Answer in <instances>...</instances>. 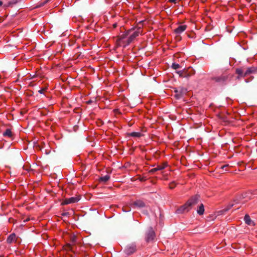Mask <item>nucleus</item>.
Returning a JSON list of instances; mask_svg holds the SVG:
<instances>
[{
	"instance_id": "obj_16",
	"label": "nucleus",
	"mask_w": 257,
	"mask_h": 257,
	"mask_svg": "<svg viewBox=\"0 0 257 257\" xmlns=\"http://www.w3.org/2000/svg\"><path fill=\"white\" fill-rule=\"evenodd\" d=\"M131 32V30H130L128 31H127L124 34H123L121 35L120 36H119V40H123L124 38H125L130 34Z\"/></svg>"
},
{
	"instance_id": "obj_18",
	"label": "nucleus",
	"mask_w": 257,
	"mask_h": 257,
	"mask_svg": "<svg viewBox=\"0 0 257 257\" xmlns=\"http://www.w3.org/2000/svg\"><path fill=\"white\" fill-rule=\"evenodd\" d=\"M20 1V0H12L8 3L7 7H12L14 5L16 4Z\"/></svg>"
},
{
	"instance_id": "obj_6",
	"label": "nucleus",
	"mask_w": 257,
	"mask_h": 257,
	"mask_svg": "<svg viewBox=\"0 0 257 257\" xmlns=\"http://www.w3.org/2000/svg\"><path fill=\"white\" fill-rule=\"evenodd\" d=\"M137 250V247L136 244H131L127 245L125 248V252L127 254H131L134 253Z\"/></svg>"
},
{
	"instance_id": "obj_2",
	"label": "nucleus",
	"mask_w": 257,
	"mask_h": 257,
	"mask_svg": "<svg viewBox=\"0 0 257 257\" xmlns=\"http://www.w3.org/2000/svg\"><path fill=\"white\" fill-rule=\"evenodd\" d=\"M199 198V196L195 195L190 197L187 201L183 205L181 206L177 209L176 212L178 214H182L188 212L192 207L196 205Z\"/></svg>"
},
{
	"instance_id": "obj_30",
	"label": "nucleus",
	"mask_w": 257,
	"mask_h": 257,
	"mask_svg": "<svg viewBox=\"0 0 257 257\" xmlns=\"http://www.w3.org/2000/svg\"><path fill=\"white\" fill-rule=\"evenodd\" d=\"M51 130H52V131H54V128H53V126H51Z\"/></svg>"
},
{
	"instance_id": "obj_27",
	"label": "nucleus",
	"mask_w": 257,
	"mask_h": 257,
	"mask_svg": "<svg viewBox=\"0 0 257 257\" xmlns=\"http://www.w3.org/2000/svg\"><path fill=\"white\" fill-rule=\"evenodd\" d=\"M140 180L141 181H145L146 180V179H145L144 177L140 179Z\"/></svg>"
},
{
	"instance_id": "obj_24",
	"label": "nucleus",
	"mask_w": 257,
	"mask_h": 257,
	"mask_svg": "<svg viewBox=\"0 0 257 257\" xmlns=\"http://www.w3.org/2000/svg\"><path fill=\"white\" fill-rule=\"evenodd\" d=\"M176 1L177 0H169V2L170 3H173L175 4V3H176Z\"/></svg>"
},
{
	"instance_id": "obj_23",
	"label": "nucleus",
	"mask_w": 257,
	"mask_h": 257,
	"mask_svg": "<svg viewBox=\"0 0 257 257\" xmlns=\"http://www.w3.org/2000/svg\"><path fill=\"white\" fill-rule=\"evenodd\" d=\"M226 78H225V77H223L222 78H218L217 80H224Z\"/></svg>"
},
{
	"instance_id": "obj_29",
	"label": "nucleus",
	"mask_w": 257,
	"mask_h": 257,
	"mask_svg": "<svg viewBox=\"0 0 257 257\" xmlns=\"http://www.w3.org/2000/svg\"><path fill=\"white\" fill-rule=\"evenodd\" d=\"M3 5L2 1H0V6H1Z\"/></svg>"
},
{
	"instance_id": "obj_12",
	"label": "nucleus",
	"mask_w": 257,
	"mask_h": 257,
	"mask_svg": "<svg viewBox=\"0 0 257 257\" xmlns=\"http://www.w3.org/2000/svg\"><path fill=\"white\" fill-rule=\"evenodd\" d=\"M244 220L246 224L248 225L254 226L255 225V223L253 221H252L250 216L248 214H246L244 217Z\"/></svg>"
},
{
	"instance_id": "obj_3",
	"label": "nucleus",
	"mask_w": 257,
	"mask_h": 257,
	"mask_svg": "<svg viewBox=\"0 0 257 257\" xmlns=\"http://www.w3.org/2000/svg\"><path fill=\"white\" fill-rule=\"evenodd\" d=\"M236 72L238 74L237 79L251 77V75L257 73V68L254 66L250 67H242L236 69Z\"/></svg>"
},
{
	"instance_id": "obj_26",
	"label": "nucleus",
	"mask_w": 257,
	"mask_h": 257,
	"mask_svg": "<svg viewBox=\"0 0 257 257\" xmlns=\"http://www.w3.org/2000/svg\"><path fill=\"white\" fill-rule=\"evenodd\" d=\"M228 165L222 166L221 168L222 169H223L224 168L228 167Z\"/></svg>"
},
{
	"instance_id": "obj_20",
	"label": "nucleus",
	"mask_w": 257,
	"mask_h": 257,
	"mask_svg": "<svg viewBox=\"0 0 257 257\" xmlns=\"http://www.w3.org/2000/svg\"><path fill=\"white\" fill-rule=\"evenodd\" d=\"M35 77V75H34L33 76H32L31 74H29V75H28V76H26V77L25 79H24L23 80H30Z\"/></svg>"
},
{
	"instance_id": "obj_9",
	"label": "nucleus",
	"mask_w": 257,
	"mask_h": 257,
	"mask_svg": "<svg viewBox=\"0 0 257 257\" xmlns=\"http://www.w3.org/2000/svg\"><path fill=\"white\" fill-rule=\"evenodd\" d=\"M17 239H18V237H17L16 234L12 233L7 238V242L8 243L16 242L17 241Z\"/></svg>"
},
{
	"instance_id": "obj_28",
	"label": "nucleus",
	"mask_w": 257,
	"mask_h": 257,
	"mask_svg": "<svg viewBox=\"0 0 257 257\" xmlns=\"http://www.w3.org/2000/svg\"><path fill=\"white\" fill-rule=\"evenodd\" d=\"M116 26H117V24H114L113 25V28H116Z\"/></svg>"
},
{
	"instance_id": "obj_35",
	"label": "nucleus",
	"mask_w": 257,
	"mask_h": 257,
	"mask_svg": "<svg viewBox=\"0 0 257 257\" xmlns=\"http://www.w3.org/2000/svg\"><path fill=\"white\" fill-rule=\"evenodd\" d=\"M43 77H44V76H40V78H43Z\"/></svg>"
},
{
	"instance_id": "obj_39",
	"label": "nucleus",
	"mask_w": 257,
	"mask_h": 257,
	"mask_svg": "<svg viewBox=\"0 0 257 257\" xmlns=\"http://www.w3.org/2000/svg\"><path fill=\"white\" fill-rule=\"evenodd\" d=\"M247 1H248V2H249L250 1V0H247Z\"/></svg>"
},
{
	"instance_id": "obj_10",
	"label": "nucleus",
	"mask_w": 257,
	"mask_h": 257,
	"mask_svg": "<svg viewBox=\"0 0 257 257\" xmlns=\"http://www.w3.org/2000/svg\"><path fill=\"white\" fill-rule=\"evenodd\" d=\"M167 166V164L163 163L161 165H158L157 167L154 168L151 170H150L149 173H154L155 172L159 170H162L164 169H165Z\"/></svg>"
},
{
	"instance_id": "obj_22",
	"label": "nucleus",
	"mask_w": 257,
	"mask_h": 257,
	"mask_svg": "<svg viewBox=\"0 0 257 257\" xmlns=\"http://www.w3.org/2000/svg\"><path fill=\"white\" fill-rule=\"evenodd\" d=\"M187 91V89H182L181 91H180V93H185Z\"/></svg>"
},
{
	"instance_id": "obj_11",
	"label": "nucleus",
	"mask_w": 257,
	"mask_h": 257,
	"mask_svg": "<svg viewBox=\"0 0 257 257\" xmlns=\"http://www.w3.org/2000/svg\"><path fill=\"white\" fill-rule=\"evenodd\" d=\"M187 28L186 25H180L176 29L174 30V32L176 34H180L184 32Z\"/></svg>"
},
{
	"instance_id": "obj_34",
	"label": "nucleus",
	"mask_w": 257,
	"mask_h": 257,
	"mask_svg": "<svg viewBox=\"0 0 257 257\" xmlns=\"http://www.w3.org/2000/svg\"><path fill=\"white\" fill-rule=\"evenodd\" d=\"M233 204H231L230 206V207L228 208L229 209L231 207L233 206Z\"/></svg>"
},
{
	"instance_id": "obj_32",
	"label": "nucleus",
	"mask_w": 257,
	"mask_h": 257,
	"mask_svg": "<svg viewBox=\"0 0 257 257\" xmlns=\"http://www.w3.org/2000/svg\"><path fill=\"white\" fill-rule=\"evenodd\" d=\"M49 195H53V194H51V192H50V191H49Z\"/></svg>"
},
{
	"instance_id": "obj_38",
	"label": "nucleus",
	"mask_w": 257,
	"mask_h": 257,
	"mask_svg": "<svg viewBox=\"0 0 257 257\" xmlns=\"http://www.w3.org/2000/svg\"><path fill=\"white\" fill-rule=\"evenodd\" d=\"M48 0H46V1H45V3H47V2H48Z\"/></svg>"
},
{
	"instance_id": "obj_17",
	"label": "nucleus",
	"mask_w": 257,
	"mask_h": 257,
	"mask_svg": "<svg viewBox=\"0 0 257 257\" xmlns=\"http://www.w3.org/2000/svg\"><path fill=\"white\" fill-rule=\"evenodd\" d=\"M110 179V176L109 175H105L104 176L101 177L100 178V181L103 182H106Z\"/></svg>"
},
{
	"instance_id": "obj_8",
	"label": "nucleus",
	"mask_w": 257,
	"mask_h": 257,
	"mask_svg": "<svg viewBox=\"0 0 257 257\" xmlns=\"http://www.w3.org/2000/svg\"><path fill=\"white\" fill-rule=\"evenodd\" d=\"M131 205L135 207L143 208L145 206V204L142 200H138L133 202Z\"/></svg>"
},
{
	"instance_id": "obj_4",
	"label": "nucleus",
	"mask_w": 257,
	"mask_h": 257,
	"mask_svg": "<svg viewBox=\"0 0 257 257\" xmlns=\"http://www.w3.org/2000/svg\"><path fill=\"white\" fill-rule=\"evenodd\" d=\"M155 237V233L152 227H150L146 232L145 240L149 242L154 240Z\"/></svg>"
},
{
	"instance_id": "obj_37",
	"label": "nucleus",
	"mask_w": 257,
	"mask_h": 257,
	"mask_svg": "<svg viewBox=\"0 0 257 257\" xmlns=\"http://www.w3.org/2000/svg\"><path fill=\"white\" fill-rule=\"evenodd\" d=\"M49 112L50 111V107H49Z\"/></svg>"
},
{
	"instance_id": "obj_21",
	"label": "nucleus",
	"mask_w": 257,
	"mask_h": 257,
	"mask_svg": "<svg viewBox=\"0 0 257 257\" xmlns=\"http://www.w3.org/2000/svg\"><path fill=\"white\" fill-rule=\"evenodd\" d=\"M58 6V4L57 3H55L53 5H52V6H49V8H56Z\"/></svg>"
},
{
	"instance_id": "obj_13",
	"label": "nucleus",
	"mask_w": 257,
	"mask_h": 257,
	"mask_svg": "<svg viewBox=\"0 0 257 257\" xmlns=\"http://www.w3.org/2000/svg\"><path fill=\"white\" fill-rule=\"evenodd\" d=\"M3 136L5 137H8L11 139L13 137V134L11 130L9 128L7 129L3 133Z\"/></svg>"
},
{
	"instance_id": "obj_40",
	"label": "nucleus",
	"mask_w": 257,
	"mask_h": 257,
	"mask_svg": "<svg viewBox=\"0 0 257 257\" xmlns=\"http://www.w3.org/2000/svg\"><path fill=\"white\" fill-rule=\"evenodd\" d=\"M51 0H49V2L51 1Z\"/></svg>"
},
{
	"instance_id": "obj_25",
	"label": "nucleus",
	"mask_w": 257,
	"mask_h": 257,
	"mask_svg": "<svg viewBox=\"0 0 257 257\" xmlns=\"http://www.w3.org/2000/svg\"><path fill=\"white\" fill-rule=\"evenodd\" d=\"M176 39H177V40H180L181 39V37L179 35H177L176 36Z\"/></svg>"
},
{
	"instance_id": "obj_1",
	"label": "nucleus",
	"mask_w": 257,
	"mask_h": 257,
	"mask_svg": "<svg viewBox=\"0 0 257 257\" xmlns=\"http://www.w3.org/2000/svg\"><path fill=\"white\" fill-rule=\"evenodd\" d=\"M183 62H181L180 64L175 62L173 63L171 68L176 70L175 72L179 75L180 78L189 79L194 74V72L192 69H185L183 68Z\"/></svg>"
},
{
	"instance_id": "obj_36",
	"label": "nucleus",
	"mask_w": 257,
	"mask_h": 257,
	"mask_svg": "<svg viewBox=\"0 0 257 257\" xmlns=\"http://www.w3.org/2000/svg\"><path fill=\"white\" fill-rule=\"evenodd\" d=\"M42 91H43V90H40L39 91H40V92L42 93Z\"/></svg>"
},
{
	"instance_id": "obj_31",
	"label": "nucleus",
	"mask_w": 257,
	"mask_h": 257,
	"mask_svg": "<svg viewBox=\"0 0 257 257\" xmlns=\"http://www.w3.org/2000/svg\"><path fill=\"white\" fill-rule=\"evenodd\" d=\"M65 78H61V80L64 81V80H65Z\"/></svg>"
},
{
	"instance_id": "obj_19",
	"label": "nucleus",
	"mask_w": 257,
	"mask_h": 257,
	"mask_svg": "<svg viewBox=\"0 0 257 257\" xmlns=\"http://www.w3.org/2000/svg\"><path fill=\"white\" fill-rule=\"evenodd\" d=\"M176 186V183L174 181L171 182L169 184V187L171 189H174Z\"/></svg>"
},
{
	"instance_id": "obj_5",
	"label": "nucleus",
	"mask_w": 257,
	"mask_h": 257,
	"mask_svg": "<svg viewBox=\"0 0 257 257\" xmlns=\"http://www.w3.org/2000/svg\"><path fill=\"white\" fill-rule=\"evenodd\" d=\"M80 200L79 197H72L66 198L62 203V205H67L68 204L74 203L78 202Z\"/></svg>"
},
{
	"instance_id": "obj_33",
	"label": "nucleus",
	"mask_w": 257,
	"mask_h": 257,
	"mask_svg": "<svg viewBox=\"0 0 257 257\" xmlns=\"http://www.w3.org/2000/svg\"><path fill=\"white\" fill-rule=\"evenodd\" d=\"M67 214V213H64L62 214L63 215H66Z\"/></svg>"
},
{
	"instance_id": "obj_7",
	"label": "nucleus",
	"mask_w": 257,
	"mask_h": 257,
	"mask_svg": "<svg viewBox=\"0 0 257 257\" xmlns=\"http://www.w3.org/2000/svg\"><path fill=\"white\" fill-rule=\"evenodd\" d=\"M140 33V31L139 30H138V31H136L132 34L127 39L126 45H128L130 44L134 40V39L139 36Z\"/></svg>"
},
{
	"instance_id": "obj_15",
	"label": "nucleus",
	"mask_w": 257,
	"mask_h": 257,
	"mask_svg": "<svg viewBox=\"0 0 257 257\" xmlns=\"http://www.w3.org/2000/svg\"><path fill=\"white\" fill-rule=\"evenodd\" d=\"M197 212L199 215H202L204 213V205L203 204H201L199 205V206L197 210Z\"/></svg>"
},
{
	"instance_id": "obj_14",
	"label": "nucleus",
	"mask_w": 257,
	"mask_h": 257,
	"mask_svg": "<svg viewBox=\"0 0 257 257\" xmlns=\"http://www.w3.org/2000/svg\"><path fill=\"white\" fill-rule=\"evenodd\" d=\"M127 135L130 137H135V138H140L143 136V134L140 132H132L128 133Z\"/></svg>"
}]
</instances>
